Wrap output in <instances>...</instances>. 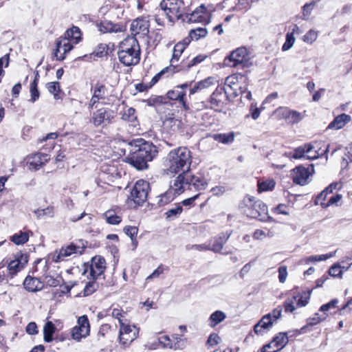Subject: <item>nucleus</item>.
Returning <instances> with one entry per match:
<instances>
[{
	"instance_id": "2eb2a0df",
	"label": "nucleus",
	"mask_w": 352,
	"mask_h": 352,
	"mask_svg": "<svg viewBox=\"0 0 352 352\" xmlns=\"http://www.w3.org/2000/svg\"><path fill=\"white\" fill-rule=\"evenodd\" d=\"M166 100L177 102L178 107L182 111H188L190 109V104L187 100L186 92L184 90H179L177 87L168 90L165 96Z\"/></svg>"
},
{
	"instance_id": "338daca9",
	"label": "nucleus",
	"mask_w": 352,
	"mask_h": 352,
	"mask_svg": "<svg viewBox=\"0 0 352 352\" xmlns=\"http://www.w3.org/2000/svg\"><path fill=\"white\" fill-rule=\"evenodd\" d=\"M295 38L292 33H287L286 35V41L282 46L283 51H287L289 50L294 45Z\"/></svg>"
},
{
	"instance_id": "f8f14e48",
	"label": "nucleus",
	"mask_w": 352,
	"mask_h": 352,
	"mask_svg": "<svg viewBox=\"0 0 352 352\" xmlns=\"http://www.w3.org/2000/svg\"><path fill=\"white\" fill-rule=\"evenodd\" d=\"M85 246L80 245L74 242L63 246L58 251L56 250L52 254V261L54 263H60L65 260L67 256L74 254H82L85 252Z\"/></svg>"
},
{
	"instance_id": "6e6d98bb",
	"label": "nucleus",
	"mask_w": 352,
	"mask_h": 352,
	"mask_svg": "<svg viewBox=\"0 0 352 352\" xmlns=\"http://www.w3.org/2000/svg\"><path fill=\"white\" fill-rule=\"evenodd\" d=\"M311 295V291H309L307 292H304L302 295L301 296H295L296 297V307H305L308 302L310 298Z\"/></svg>"
},
{
	"instance_id": "79ce46f5",
	"label": "nucleus",
	"mask_w": 352,
	"mask_h": 352,
	"mask_svg": "<svg viewBox=\"0 0 352 352\" xmlns=\"http://www.w3.org/2000/svg\"><path fill=\"white\" fill-rule=\"evenodd\" d=\"M164 72V78L172 77L175 74L184 71V67L182 65H174L170 62V65L162 69Z\"/></svg>"
},
{
	"instance_id": "680f3d73",
	"label": "nucleus",
	"mask_w": 352,
	"mask_h": 352,
	"mask_svg": "<svg viewBox=\"0 0 352 352\" xmlns=\"http://www.w3.org/2000/svg\"><path fill=\"white\" fill-rule=\"evenodd\" d=\"M219 95L220 93L218 92L217 89L210 96V98L209 100L210 106L211 109H214L217 110V108L219 106Z\"/></svg>"
},
{
	"instance_id": "de8ad7c7",
	"label": "nucleus",
	"mask_w": 352,
	"mask_h": 352,
	"mask_svg": "<svg viewBox=\"0 0 352 352\" xmlns=\"http://www.w3.org/2000/svg\"><path fill=\"white\" fill-rule=\"evenodd\" d=\"M45 86L48 91L53 94L55 99L60 98V94L61 92L60 82L57 81L50 82H47Z\"/></svg>"
},
{
	"instance_id": "864d4df0",
	"label": "nucleus",
	"mask_w": 352,
	"mask_h": 352,
	"mask_svg": "<svg viewBox=\"0 0 352 352\" xmlns=\"http://www.w3.org/2000/svg\"><path fill=\"white\" fill-rule=\"evenodd\" d=\"M34 212L38 219L45 216L53 217L54 215V207L50 206L44 209H36Z\"/></svg>"
},
{
	"instance_id": "20e7f679",
	"label": "nucleus",
	"mask_w": 352,
	"mask_h": 352,
	"mask_svg": "<svg viewBox=\"0 0 352 352\" xmlns=\"http://www.w3.org/2000/svg\"><path fill=\"white\" fill-rule=\"evenodd\" d=\"M158 155V148L151 142L142 140L138 148L128 157V162L138 170L148 168V162H151Z\"/></svg>"
},
{
	"instance_id": "f704fd0d",
	"label": "nucleus",
	"mask_w": 352,
	"mask_h": 352,
	"mask_svg": "<svg viewBox=\"0 0 352 352\" xmlns=\"http://www.w3.org/2000/svg\"><path fill=\"white\" fill-rule=\"evenodd\" d=\"M351 120V116L345 113L338 116L329 124V129H340Z\"/></svg>"
},
{
	"instance_id": "6e6552de",
	"label": "nucleus",
	"mask_w": 352,
	"mask_h": 352,
	"mask_svg": "<svg viewBox=\"0 0 352 352\" xmlns=\"http://www.w3.org/2000/svg\"><path fill=\"white\" fill-rule=\"evenodd\" d=\"M90 90L92 96L88 103L89 109L96 108L100 101L107 100L111 96L109 87L105 79L96 80L91 84Z\"/></svg>"
},
{
	"instance_id": "58836bf2",
	"label": "nucleus",
	"mask_w": 352,
	"mask_h": 352,
	"mask_svg": "<svg viewBox=\"0 0 352 352\" xmlns=\"http://www.w3.org/2000/svg\"><path fill=\"white\" fill-rule=\"evenodd\" d=\"M183 211L184 208H182L181 206L176 203L174 204V207L164 212V216L166 220L171 221L178 218Z\"/></svg>"
},
{
	"instance_id": "9d476101",
	"label": "nucleus",
	"mask_w": 352,
	"mask_h": 352,
	"mask_svg": "<svg viewBox=\"0 0 352 352\" xmlns=\"http://www.w3.org/2000/svg\"><path fill=\"white\" fill-rule=\"evenodd\" d=\"M140 328L128 320L120 324L118 340L123 346H129L139 336Z\"/></svg>"
},
{
	"instance_id": "bf43d9fd",
	"label": "nucleus",
	"mask_w": 352,
	"mask_h": 352,
	"mask_svg": "<svg viewBox=\"0 0 352 352\" xmlns=\"http://www.w3.org/2000/svg\"><path fill=\"white\" fill-rule=\"evenodd\" d=\"M38 85L35 82H30V101L34 102L40 97V92L38 89Z\"/></svg>"
},
{
	"instance_id": "4c0bfd02",
	"label": "nucleus",
	"mask_w": 352,
	"mask_h": 352,
	"mask_svg": "<svg viewBox=\"0 0 352 352\" xmlns=\"http://www.w3.org/2000/svg\"><path fill=\"white\" fill-rule=\"evenodd\" d=\"M135 113L136 111L134 108L129 107L124 110L121 118L135 126L138 122Z\"/></svg>"
},
{
	"instance_id": "4468645a",
	"label": "nucleus",
	"mask_w": 352,
	"mask_h": 352,
	"mask_svg": "<svg viewBox=\"0 0 352 352\" xmlns=\"http://www.w3.org/2000/svg\"><path fill=\"white\" fill-rule=\"evenodd\" d=\"M329 145L327 146L323 153L320 154L318 151H316L314 155H309L314 148V146L311 144H305L303 146L296 148L294 153L289 154V157L294 159L306 158L308 160H314L326 154L329 151Z\"/></svg>"
},
{
	"instance_id": "ea45409f",
	"label": "nucleus",
	"mask_w": 352,
	"mask_h": 352,
	"mask_svg": "<svg viewBox=\"0 0 352 352\" xmlns=\"http://www.w3.org/2000/svg\"><path fill=\"white\" fill-rule=\"evenodd\" d=\"M206 57L207 56L204 54H199L190 60L185 61L184 60H183L181 62V65L182 67H184V71H188L191 67L204 61L206 58Z\"/></svg>"
},
{
	"instance_id": "f03ea898",
	"label": "nucleus",
	"mask_w": 352,
	"mask_h": 352,
	"mask_svg": "<svg viewBox=\"0 0 352 352\" xmlns=\"http://www.w3.org/2000/svg\"><path fill=\"white\" fill-rule=\"evenodd\" d=\"M29 259L28 253L22 250H19L11 256L3 258L0 261V270L6 268V270L0 272V283H8L14 278L26 267Z\"/></svg>"
},
{
	"instance_id": "f257e3e1",
	"label": "nucleus",
	"mask_w": 352,
	"mask_h": 352,
	"mask_svg": "<svg viewBox=\"0 0 352 352\" xmlns=\"http://www.w3.org/2000/svg\"><path fill=\"white\" fill-rule=\"evenodd\" d=\"M192 162V153L187 147L180 146L171 149L163 158V172L170 176H175L180 172L190 170Z\"/></svg>"
},
{
	"instance_id": "5701e85b",
	"label": "nucleus",
	"mask_w": 352,
	"mask_h": 352,
	"mask_svg": "<svg viewBox=\"0 0 352 352\" xmlns=\"http://www.w3.org/2000/svg\"><path fill=\"white\" fill-rule=\"evenodd\" d=\"M115 331L116 329L109 324L105 323L100 325L96 336L98 345H104L107 341H111Z\"/></svg>"
},
{
	"instance_id": "423d86ee",
	"label": "nucleus",
	"mask_w": 352,
	"mask_h": 352,
	"mask_svg": "<svg viewBox=\"0 0 352 352\" xmlns=\"http://www.w3.org/2000/svg\"><path fill=\"white\" fill-rule=\"evenodd\" d=\"M150 191V183L142 179H138L131 189L126 202L133 208L142 206L147 201Z\"/></svg>"
},
{
	"instance_id": "1a4fd4ad",
	"label": "nucleus",
	"mask_w": 352,
	"mask_h": 352,
	"mask_svg": "<svg viewBox=\"0 0 352 352\" xmlns=\"http://www.w3.org/2000/svg\"><path fill=\"white\" fill-rule=\"evenodd\" d=\"M107 269L105 258L100 255L92 257L90 261L84 264L83 274H87V278L97 280L104 275Z\"/></svg>"
},
{
	"instance_id": "c9c22d12",
	"label": "nucleus",
	"mask_w": 352,
	"mask_h": 352,
	"mask_svg": "<svg viewBox=\"0 0 352 352\" xmlns=\"http://www.w3.org/2000/svg\"><path fill=\"white\" fill-rule=\"evenodd\" d=\"M191 248H194L199 251L211 250L214 252H220V242L218 239H215L213 241H210L208 245H193Z\"/></svg>"
},
{
	"instance_id": "3c124183",
	"label": "nucleus",
	"mask_w": 352,
	"mask_h": 352,
	"mask_svg": "<svg viewBox=\"0 0 352 352\" xmlns=\"http://www.w3.org/2000/svg\"><path fill=\"white\" fill-rule=\"evenodd\" d=\"M166 122H168L173 131H183L184 129V124L181 119H177L174 117H169L166 118Z\"/></svg>"
},
{
	"instance_id": "cd10ccee",
	"label": "nucleus",
	"mask_w": 352,
	"mask_h": 352,
	"mask_svg": "<svg viewBox=\"0 0 352 352\" xmlns=\"http://www.w3.org/2000/svg\"><path fill=\"white\" fill-rule=\"evenodd\" d=\"M189 178L191 190H205L208 186V182L205 177L201 175H194L189 170Z\"/></svg>"
},
{
	"instance_id": "f3484780",
	"label": "nucleus",
	"mask_w": 352,
	"mask_h": 352,
	"mask_svg": "<svg viewBox=\"0 0 352 352\" xmlns=\"http://www.w3.org/2000/svg\"><path fill=\"white\" fill-rule=\"evenodd\" d=\"M90 333V324L87 315L80 316L78 319V325L72 329V338L80 341L82 338H86Z\"/></svg>"
},
{
	"instance_id": "69168bd1",
	"label": "nucleus",
	"mask_w": 352,
	"mask_h": 352,
	"mask_svg": "<svg viewBox=\"0 0 352 352\" xmlns=\"http://www.w3.org/2000/svg\"><path fill=\"white\" fill-rule=\"evenodd\" d=\"M327 316V314H323L322 315L320 316L318 313L315 314V316L313 318H309L307 319V324L308 325L313 326L316 325L322 321L324 320Z\"/></svg>"
},
{
	"instance_id": "a19ab883",
	"label": "nucleus",
	"mask_w": 352,
	"mask_h": 352,
	"mask_svg": "<svg viewBox=\"0 0 352 352\" xmlns=\"http://www.w3.org/2000/svg\"><path fill=\"white\" fill-rule=\"evenodd\" d=\"M56 331V327L52 322L48 321L43 328V338L45 342H50L53 340V336Z\"/></svg>"
},
{
	"instance_id": "473e14b6",
	"label": "nucleus",
	"mask_w": 352,
	"mask_h": 352,
	"mask_svg": "<svg viewBox=\"0 0 352 352\" xmlns=\"http://www.w3.org/2000/svg\"><path fill=\"white\" fill-rule=\"evenodd\" d=\"M214 85V78L208 77L197 82L189 91V96L199 92Z\"/></svg>"
},
{
	"instance_id": "a878e982",
	"label": "nucleus",
	"mask_w": 352,
	"mask_h": 352,
	"mask_svg": "<svg viewBox=\"0 0 352 352\" xmlns=\"http://www.w3.org/2000/svg\"><path fill=\"white\" fill-rule=\"evenodd\" d=\"M60 37L64 41H71L73 43L77 45L82 40V33L78 27L72 25Z\"/></svg>"
},
{
	"instance_id": "e433bc0d",
	"label": "nucleus",
	"mask_w": 352,
	"mask_h": 352,
	"mask_svg": "<svg viewBox=\"0 0 352 352\" xmlns=\"http://www.w3.org/2000/svg\"><path fill=\"white\" fill-rule=\"evenodd\" d=\"M207 33L208 32L206 28H198L191 30L188 35L184 38L188 40V44H190L192 41H197L199 38L205 37Z\"/></svg>"
},
{
	"instance_id": "c85d7f7f",
	"label": "nucleus",
	"mask_w": 352,
	"mask_h": 352,
	"mask_svg": "<svg viewBox=\"0 0 352 352\" xmlns=\"http://www.w3.org/2000/svg\"><path fill=\"white\" fill-rule=\"evenodd\" d=\"M116 50L114 43L109 42V43H100L98 44L93 52L96 56L102 58L113 54Z\"/></svg>"
},
{
	"instance_id": "72a5a7b5",
	"label": "nucleus",
	"mask_w": 352,
	"mask_h": 352,
	"mask_svg": "<svg viewBox=\"0 0 352 352\" xmlns=\"http://www.w3.org/2000/svg\"><path fill=\"white\" fill-rule=\"evenodd\" d=\"M158 341L163 348L177 350H182V347L179 344H174L172 338L168 335H164L161 332L159 333Z\"/></svg>"
},
{
	"instance_id": "e2e57ef3",
	"label": "nucleus",
	"mask_w": 352,
	"mask_h": 352,
	"mask_svg": "<svg viewBox=\"0 0 352 352\" xmlns=\"http://www.w3.org/2000/svg\"><path fill=\"white\" fill-rule=\"evenodd\" d=\"M125 313L121 308H114L111 311V316L113 318L118 319L119 325L121 324V322H124L128 321L127 319L124 318V314Z\"/></svg>"
},
{
	"instance_id": "412c9836",
	"label": "nucleus",
	"mask_w": 352,
	"mask_h": 352,
	"mask_svg": "<svg viewBox=\"0 0 352 352\" xmlns=\"http://www.w3.org/2000/svg\"><path fill=\"white\" fill-rule=\"evenodd\" d=\"M102 218L107 224L119 225L122 221V210L120 206H112L102 214Z\"/></svg>"
},
{
	"instance_id": "aec40b11",
	"label": "nucleus",
	"mask_w": 352,
	"mask_h": 352,
	"mask_svg": "<svg viewBox=\"0 0 352 352\" xmlns=\"http://www.w3.org/2000/svg\"><path fill=\"white\" fill-rule=\"evenodd\" d=\"M310 166L305 168L302 166H299L294 168L292 173L293 182L301 186L308 184L310 177L314 173L313 164H311Z\"/></svg>"
},
{
	"instance_id": "c756f323",
	"label": "nucleus",
	"mask_w": 352,
	"mask_h": 352,
	"mask_svg": "<svg viewBox=\"0 0 352 352\" xmlns=\"http://www.w3.org/2000/svg\"><path fill=\"white\" fill-rule=\"evenodd\" d=\"M178 195L169 186L168 189L157 197V205L159 207H163L172 202Z\"/></svg>"
},
{
	"instance_id": "2f4dec72",
	"label": "nucleus",
	"mask_w": 352,
	"mask_h": 352,
	"mask_svg": "<svg viewBox=\"0 0 352 352\" xmlns=\"http://www.w3.org/2000/svg\"><path fill=\"white\" fill-rule=\"evenodd\" d=\"M272 314L264 316L260 321L254 325V331L256 334H262L263 329H268L273 324Z\"/></svg>"
},
{
	"instance_id": "052dcab7",
	"label": "nucleus",
	"mask_w": 352,
	"mask_h": 352,
	"mask_svg": "<svg viewBox=\"0 0 352 352\" xmlns=\"http://www.w3.org/2000/svg\"><path fill=\"white\" fill-rule=\"evenodd\" d=\"M124 232L129 236L132 241L136 240L138 228L136 226H126L123 228Z\"/></svg>"
},
{
	"instance_id": "13d9d810",
	"label": "nucleus",
	"mask_w": 352,
	"mask_h": 352,
	"mask_svg": "<svg viewBox=\"0 0 352 352\" xmlns=\"http://www.w3.org/2000/svg\"><path fill=\"white\" fill-rule=\"evenodd\" d=\"M238 89H239V87L233 86H223L221 89L223 90L226 98L228 100H231L237 96Z\"/></svg>"
},
{
	"instance_id": "8fccbe9b",
	"label": "nucleus",
	"mask_w": 352,
	"mask_h": 352,
	"mask_svg": "<svg viewBox=\"0 0 352 352\" xmlns=\"http://www.w3.org/2000/svg\"><path fill=\"white\" fill-rule=\"evenodd\" d=\"M99 285L98 283H96V280L91 279V280H89L87 282L84 287V289L82 290V296H88L94 294L97 289H98Z\"/></svg>"
},
{
	"instance_id": "37998d69",
	"label": "nucleus",
	"mask_w": 352,
	"mask_h": 352,
	"mask_svg": "<svg viewBox=\"0 0 352 352\" xmlns=\"http://www.w3.org/2000/svg\"><path fill=\"white\" fill-rule=\"evenodd\" d=\"M146 104L150 107H157L162 104H166L168 101L164 96H151L145 100Z\"/></svg>"
},
{
	"instance_id": "bb28decb",
	"label": "nucleus",
	"mask_w": 352,
	"mask_h": 352,
	"mask_svg": "<svg viewBox=\"0 0 352 352\" xmlns=\"http://www.w3.org/2000/svg\"><path fill=\"white\" fill-rule=\"evenodd\" d=\"M98 30L102 33L121 32L123 31V26L119 23H113L107 20L102 21L97 24Z\"/></svg>"
},
{
	"instance_id": "ddd939ff",
	"label": "nucleus",
	"mask_w": 352,
	"mask_h": 352,
	"mask_svg": "<svg viewBox=\"0 0 352 352\" xmlns=\"http://www.w3.org/2000/svg\"><path fill=\"white\" fill-rule=\"evenodd\" d=\"M170 182V187L178 196L183 194L186 190H191L189 178V170L180 172Z\"/></svg>"
},
{
	"instance_id": "4d7b16f0",
	"label": "nucleus",
	"mask_w": 352,
	"mask_h": 352,
	"mask_svg": "<svg viewBox=\"0 0 352 352\" xmlns=\"http://www.w3.org/2000/svg\"><path fill=\"white\" fill-rule=\"evenodd\" d=\"M296 297L295 296L292 298H287L284 302L283 307L285 312H293L296 309Z\"/></svg>"
},
{
	"instance_id": "4be33fe9",
	"label": "nucleus",
	"mask_w": 352,
	"mask_h": 352,
	"mask_svg": "<svg viewBox=\"0 0 352 352\" xmlns=\"http://www.w3.org/2000/svg\"><path fill=\"white\" fill-rule=\"evenodd\" d=\"M50 160L49 155L37 152L26 157V163L30 169L38 170Z\"/></svg>"
},
{
	"instance_id": "a211bd4d",
	"label": "nucleus",
	"mask_w": 352,
	"mask_h": 352,
	"mask_svg": "<svg viewBox=\"0 0 352 352\" xmlns=\"http://www.w3.org/2000/svg\"><path fill=\"white\" fill-rule=\"evenodd\" d=\"M209 16L210 13L204 4H201L190 13H189L187 10V14H185L184 21L191 23H208Z\"/></svg>"
},
{
	"instance_id": "7ed1b4c3",
	"label": "nucleus",
	"mask_w": 352,
	"mask_h": 352,
	"mask_svg": "<svg viewBox=\"0 0 352 352\" xmlns=\"http://www.w3.org/2000/svg\"><path fill=\"white\" fill-rule=\"evenodd\" d=\"M118 60L124 66L138 65L140 61L141 50L137 38L128 36L121 41L117 52Z\"/></svg>"
},
{
	"instance_id": "603ef678",
	"label": "nucleus",
	"mask_w": 352,
	"mask_h": 352,
	"mask_svg": "<svg viewBox=\"0 0 352 352\" xmlns=\"http://www.w3.org/2000/svg\"><path fill=\"white\" fill-rule=\"evenodd\" d=\"M335 254V252H331L329 254H322V255H315L310 256L304 259V261L306 264H309L311 262H318L321 261H325L328 258L333 257Z\"/></svg>"
},
{
	"instance_id": "7c9ffc66",
	"label": "nucleus",
	"mask_w": 352,
	"mask_h": 352,
	"mask_svg": "<svg viewBox=\"0 0 352 352\" xmlns=\"http://www.w3.org/2000/svg\"><path fill=\"white\" fill-rule=\"evenodd\" d=\"M188 40L184 38L175 45L173 47L172 58L170 59V62H172V63L177 62L179 60L182 53L188 46Z\"/></svg>"
},
{
	"instance_id": "09e8293b",
	"label": "nucleus",
	"mask_w": 352,
	"mask_h": 352,
	"mask_svg": "<svg viewBox=\"0 0 352 352\" xmlns=\"http://www.w3.org/2000/svg\"><path fill=\"white\" fill-rule=\"evenodd\" d=\"M64 41V40L60 36L58 37L55 42V48L53 50L52 56L53 58H55L56 60L58 61H63L65 59L66 56L64 54V53L60 54L58 55L60 52V48L62 46V43Z\"/></svg>"
},
{
	"instance_id": "9b49d317",
	"label": "nucleus",
	"mask_w": 352,
	"mask_h": 352,
	"mask_svg": "<svg viewBox=\"0 0 352 352\" xmlns=\"http://www.w3.org/2000/svg\"><path fill=\"white\" fill-rule=\"evenodd\" d=\"M115 118L113 110L108 107H102L93 111L90 122L96 128H104L111 124Z\"/></svg>"
},
{
	"instance_id": "0eeeda50",
	"label": "nucleus",
	"mask_w": 352,
	"mask_h": 352,
	"mask_svg": "<svg viewBox=\"0 0 352 352\" xmlns=\"http://www.w3.org/2000/svg\"><path fill=\"white\" fill-rule=\"evenodd\" d=\"M160 6L166 12V18L170 23L179 19L184 21L187 14L184 0H162Z\"/></svg>"
},
{
	"instance_id": "774afa93",
	"label": "nucleus",
	"mask_w": 352,
	"mask_h": 352,
	"mask_svg": "<svg viewBox=\"0 0 352 352\" xmlns=\"http://www.w3.org/2000/svg\"><path fill=\"white\" fill-rule=\"evenodd\" d=\"M165 270H168V267L165 268L163 264H160L157 269H155L147 278L146 280H149L151 279L158 278L161 274H162Z\"/></svg>"
},
{
	"instance_id": "0e129e2a",
	"label": "nucleus",
	"mask_w": 352,
	"mask_h": 352,
	"mask_svg": "<svg viewBox=\"0 0 352 352\" xmlns=\"http://www.w3.org/2000/svg\"><path fill=\"white\" fill-rule=\"evenodd\" d=\"M275 186V182L272 180H267L262 182L258 183V191L263 192V191H267L270 190H272Z\"/></svg>"
},
{
	"instance_id": "dca6fc26",
	"label": "nucleus",
	"mask_w": 352,
	"mask_h": 352,
	"mask_svg": "<svg viewBox=\"0 0 352 352\" xmlns=\"http://www.w3.org/2000/svg\"><path fill=\"white\" fill-rule=\"evenodd\" d=\"M248 59V53L245 47H239L232 51L230 54L223 60V65L226 67H236L246 62Z\"/></svg>"
},
{
	"instance_id": "393cba45",
	"label": "nucleus",
	"mask_w": 352,
	"mask_h": 352,
	"mask_svg": "<svg viewBox=\"0 0 352 352\" xmlns=\"http://www.w3.org/2000/svg\"><path fill=\"white\" fill-rule=\"evenodd\" d=\"M33 232L27 227L23 228V230H19L10 236V240L16 245H22L25 244L30 236L33 235Z\"/></svg>"
},
{
	"instance_id": "39448f33",
	"label": "nucleus",
	"mask_w": 352,
	"mask_h": 352,
	"mask_svg": "<svg viewBox=\"0 0 352 352\" xmlns=\"http://www.w3.org/2000/svg\"><path fill=\"white\" fill-rule=\"evenodd\" d=\"M239 208L248 217L266 221L269 219L267 206L261 200H256L254 197L246 196L239 204Z\"/></svg>"
},
{
	"instance_id": "c03bdc74",
	"label": "nucleus",
	"mask_w": 352,
	"mask_h": 352,
	"mask_svg": "<svg viewBox=\"0 0 352 352\" xmlns=\"http://www.w3.org/2000/svg\"><path fill=\"white\" fill-rule=\"evenodd\" d=\"M288 342V338L286 333H279L274 339L273 344L277 350L282 349Z\"/></svg>"
},
{
	"instance_id": "5fc2aeb1",
	"label": "nucleus",
	"mask_w": 352,
	"mask_h": 352,
	"mask_svg": "<svg viewBox=\"0 0 352 352\" xmlns=\"http://www.w3.org/2000/svg\"><path fill=\"white\" fill-rule=\"evenodd\" d=\"M341 263H344V261H342L341 263H335L329 269L328 273L331 276L342 278L343 273L341 267Z\"/></svg>"
},
{
	"instance_id": "a18cd8bd",
	"label": "nucleus",
	"mask_w": 352,
	"mask_h": 352,
	"mask_svg": "<svg viewBox=\"0 0 352 352\" xmlns=\"http://www.w3.org/2000/svg\"><path fill=\"white\" fill-rule=\"evenodd\" d=\"M201 193H197V195L188 197L182 200L180 202H178V204L181 206L182 208H184V210H188L192 208H194L196 205L195 201L200 197Z\"/></svg>"
},
{
	"instance_id": "49530a36",
	"label": "nucleus",
	"mask_w": 352,
	"mask_h": 352,
	"mask_svg": "<svg viewBox=\"0 0 352 352\" xmlns=\"http://www.w3.org/2000/svg\"><path fill=\"white\" fill-rule=\"evenodd\" d=\"M153 19L158 25L164 26L165 19L166 18V12L160 6L156 8L153 15Z\"/></svg>"
},
{
	"instance_id": "6ab92c4d",
	"label": "nucleus",
	"mask_w": 352,
	"mask_h": 352,
	"mask_svg": "<svg viewBox=\"0 0 352 352\" xmlns=\"http://www.w3.org/2000/svg\"><path fill=\"white\" fill-rule=\"evenodd\" d=\"M149 26V21L145 16H140L132 21L130 30L133 37L143 38L148 34Z\"/></svg>"
},
{
	"instance_id": "b1692460",
	"label": "nucleus",
	"mask_w": 352,
	"mask_h": 352,
	"mask_svg": "<svg viewBox=\"0 0 352 352\" xmlns=\"http://www.w3.org/2000/svg\"><path fill=\"white\" fill-rule=\"evenodd\" d=\"M23 285L28 292L35 293L41 291L45 287V283L38 278L28 275L23 280Z\"/></svg>"
}]
</instances>
